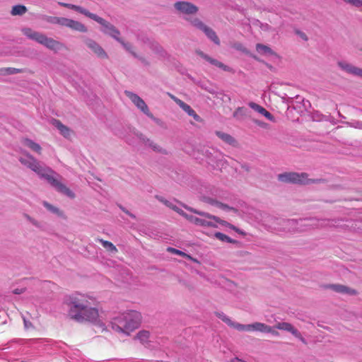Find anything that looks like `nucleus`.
I'll use <instances>...</instances> for the list:
<instances>
[{
    "instance_id": "nucleus-1",
    "label": "nucleus",
    "mask_w": 362,
    "mask_h": 362,
    "mask_svg": "<svg viewBox=\"0 0 362 362\" xmlns=\"http://www.w3.org/2000/svg\"><path fill=\"white\" fill-rule=\"evenodd\" d=\"M25 158L21 157L19 161L40 177L45 178L57 191L66 196L74 198V194L63 183L58 180L56 176H59L52 168L40 165V162L31 154L25 153Z\"/></svg>"
},
{
    "instance_id": "nucleus-2",
    "label": "nucleus",
    "mask_w": 362,
    "mask_h": 362,
    "mask_svg": "<svg viewBox=\"0 0 362 362\" xmlns=\"http://www.w3.org/2000/svg\"><path fill=\"white\" fill-rule=\"evenodd\" d=\"M141 320L142 316L139 312L130 310L114 317L112 321V328L117 332L129 335L139 327Z\"/></svg>"
},
{
    "instance_id": "nucleus-3",
    "label": "nucleus",
    "mask_w": 362,
    "mask_h": 362,
    "mask_svg": "<svg viewBox=\"0 0 362 362\" xmlns=\"http://www.w3.org/2000/svg\"><path fill=\"white\" fill-rule=\"evenodd\" d=\"M93 297L88 293L81 292H74L68 295L64 300V304L68 308V316L69 318L72 319L84 305L88 303Z\"/></svg>"
},
{
    "instance_id": "nucleus-4",
    "label": "nucleus",
    "mask_w": 362,
    "mask_h": 362,
    "mask_svg": "<svg viewBox=\"0 0 362 362\" xmlns=\"http://www.w3.org/2000/svg\"><path fill=\"white\" fill-rule=\"evenodd\" d=\"M191 212L196 214L201 217H197L192 215H189L184 211H182L181 216L185 218L190 223L196 226L208 228H216V223H218V217L211 215L209 213L201 211L193 208H188Z\"/></svg>"
},
{
    "instance_id": "nucleus-5",
    "label": "nucleus",
    "mask_w": 362,
    "mask_h": 362,
    "mask_svg": "<svg viewBox=\"0 0 362 362\" xmlns=\"http://www.w3.org/2000/svg\"><path fill=\"white\" fill-rule=\"evenodd\" d=\"M99 318V310L98 302L95 297H93L79 312L75 315L71 320L78 322H96Z\"/></svg>"
},
{
    "instance_id": "nucleus-6",
    "label": "nucleus",
    "mask_w": 362,
    "mask_h": 362,
    "mask_svg": "<svg viewBox=\"0 0 362 362\" xmlns=\"http://www.w3.org/2000/svg\"><path fill=\"white\" fill-rule=\"evenodd\" d=\"M278 180L281 182L298 185H310L314 183H324V179H309L306 173H298L295 172L284 173L278 175Z\"/></svg>"
},
{
    "instance_id": "nucleus-7",
    "label": "nucleus",
    "mask_w": 362,
    "mask_h": 362,
    "mask_svg": "<svg viewBox=\"0 0 362 362\" xmlns=\"http://www.w3.org/2000/svg\"><path fill=\"white\" fill-rule=\"evenodd\" d=\"M174 7L180 13L185 15L196 14L199 11V8L197 6L188 1L175 2Z\"/></svg>"
},
{
    "instance_id": "nucleus-8",
    "label": "nucleus",
    "mask_w": 362,
    "mask_h": 362,
    "mask_svg": "<svg viewBox=\"0 0 362 362\" xmlns=\"http://www.w3.org/2000/svg\"><path fill=\"white\" fill-rule=\"evenodd\" d=\"M125 94L132 100V102L144 114L150 117H153L147 105L141 98H140L138 95L127 90L125 91Z\"/></svg>"
},
{
    "instance_id": "nucleus-9",
    "label": "nucleus",
    "mask_w": 362,
    "mask_h": 362,
    "mask_svg": "<svg viewBox=\"0 0 362 362\" xmlns=\"http://www.w3.org/2000/svg\"><path fill=\"white\" fill-rule=\"evenodd\" d=\"M94 21L103 26V32L104 33L110 35L116 40L119 38V31L113 25L98 16H96Z\"/></svg>"
},
{
    "instance_id": "nucleus-10",
    "label": "nucleus",
    "mask_w": 362,
    "mask_h": 362,
    "mask_svg": "<svg viewBox=\"0 0 362 362\" xmlns=\"http://www.w3.org/2000/svg\"><path fill=\"white\" fill-rule=\"evenodd\" d=\"M38 43L45 46L49 49L54 50L55 52L58 49L65 48L63 43L55 40L53 38L48 37L44 34L42 35Z\"/></svg>"
},
{
    "instance_id": "nucleus-11",
    "label": "nucleus",
    "mask_w": 362,
    "mask_h": 362,
    "mask_svg": "<svg viewBox=\"0 0 362 362\" xmlns=\"http://www.w3.org/2000/svg\"><path fill=\"white\" fill-rule=\"evenodd\" d=\"M323 288L325 289H331L336 293H346L350 296H356L358 294V291L356 290L342 284H327L323 286Z\"/></svg>"
},
{
    "instance_id": "nucleus-12",
    "label": "nucleus",
    "mask_w": 362,
    "mask_h": 362,
    "mask_svg": "<svg viewBox=\"0 0 362 362\" xmlns=\"http://www.w3.org/2000/svg\"><path fill=\"white\" fill-rule=\"evenodd\" d=\"M275 327L278 329L285 330L291 332L296 338L299 339L303 343L306 344L305 339L302 337L300 332L288 322H278Z\"/></svg>"
},
{
    "instance_id": "nucleus-13",
    "label": "nucleus",
    "mask_w": 362,
    "mask_h": 362,
    "mask_svg": "<svg viewBox=\"0 0 362 362\" xmlns=\"http://www.w3.org/2000/svg\"><path fill=\"white\" fill-rule=\"evenodd\" d=\"M86 44L98 57L103 59L107 58V54L105 50L94 40L88 39L86 41Z\"/></svg>"
},
{
    "instance_id": "nucleus-14",
    "label": "nucleus",
    "mask_w": 362,
    "mask_h": 362,
    "mask_svg": "<svg viewBox=\"0 0 362 362\" xmlns=\"http://www.w3.org/2000/svg\"><path fill=\"white\" fill-rule=\"evenodd\" d=\"M339 66L346 72L362 77V69L353 66L346 62H338Z\"/></svg>"
},
{
    "instance_id": "nucleus-15",
    "label": "nucleus",
    "mask_w": 362,
    "mask_h": 362,
    "mask_svg": "<svg viewBox=\"0 0 362 362\" xmlns=\"http://www.w3.org/2000/svg\"><path fill=\"white\" fill-rule=\"evenodd\" d=\"M64 27L69 28L74 30L78 31L81 33H86V27L79 21H76L72 19L66 18L64 23Z\"/></svg>"
},
{
    "instance_id": "nucleus-16",
    "label": "nucleus",
    "mask_w": 362,
    "mask_h": 362,
    "mask_svg": "<svg viewBox=\"0 0 362 362\" xmlns=\"http://www.w3.org/2000/svg\"><path fill=\"white\" fill-rule=\"evenodd\" d=\"M52 124L58 129L60 134L65 138H69L74 134V132L70 128L64 125L61 121L58 119H54Z\"/></svg>"
},
{
    "instance_id": "nucleus-17",
    "label": "nucleus",
    "mask_w": 362,
    "mask_h": 362,
    "mask_svg": "<svg viewBox=\"0 0 362 362\" xmlns=\"http://www.w3.org/2000/svg\"><path fill=\"white\" fill-rule=\"evenodd\" d=\"M199 54L205 60H206L207 62H209L210 64L218 67V68H221L223 70L226 71H231V69L223 64L222 62L215 59H213L211 57H210L209 56L204 54L202 52H199Z\"/></svg>"
},
{
    "instance_id": "nucleus-18",
    "label": "nucleus",
    "mask_w": 362,
    "mask_h": 362,
    "mask_svg": "<svg viewBox=\"0 0 362 362\" xmlns=\"http://www.w3.org/2000/svg\"><path fill=\"white\" fill-rule=\"evenodd\" d=\"M249 106L252 109H253L255 111L264 115L269 120L274 121V116L263 107L260 106L259 105H258L254 102L249 103Z\"/></svg>"
},
{
    "instance_id": "nucleus-19",
    "label": "nucleus",
    "mask_w": 362,
    "mask_h": 362,
    "mask_svg": "<svg viewBox=\"0 0 362 362\" xmlns=\"http://www.w3.org/2000/svg\"><path fill=\"white\" fill-rule=\"evenodd\" d=\"M22 143L23 145L30 148L33 151L36 152L40 155L42 153V147L40 146V145L35 143L33 140L28 138H25L22 139Z\"/></svg>"
},
{
    "instance_id": "nucleus-20",
    "label": "nucleus",
    "mask_w": 362,
    "mask_h": 362,
    "mask_svg": "<svg viewBox=\"0 0 362 362\" xmlns=\"http://www.w3.org/2000/svg\"><path fill=\"white\" fill-rule=\"evenodd\" d=\"M179 106L186 112L189 116L193 117V118L197 120H200V117L196 113V112L187 103L183 101L179 102Z\"/></svg>"
},
{
    "instance_id": "nucleus-21",
    "label": "nucleus",
    "mask_w": 362,
    "mask_h": 362,
    "mask_svg": "<svg viewBox=\"0 0 362 362\" xmlns=\"http://www.w3.org/2000/svg\"><path fill=\"white\" fill-rule=\"evenodd\" d=\"M250 331H259L261 332H272V327L262 322H255L250 325Z\"/></svg>"
},
{
    "instance_id": "nucleus-22",
    "label": "nucleus",
    "mask_w": 362,
    "mask_h": 362,
    "mask_svg": "<svg viewBox=\"0 0 362 362\" xmlns=\"http://www.w3.org/2000/svg\"><path fill=\"white\" fill-rule=\"evenodd\" d=\"M203 32L207 36V37L214 42L216 45H220V40L213 29L206 25Z\"/></svg>"
},
{
    "instance_id": "nucleus-23",
    "label": "nucleus",
    "mask_w": 362,
    "mask_h": 362,
    "mask_svg": "<svg viewBox=\"0 0 362 362\" xmlns=\"http://www.w3.org/2000/svg\"><path fill=\"white\" fill-rule=\"evenodd\" d=\"M23 33L28 37H29L30 39L34 40L37 42H39V40L42 35V33L34 31L32 29L28 28H24L23 30Z\"/></svg>"
},
{
    "instance_id": "nucleus-24",
    "label": "nucleus",
    "mask_w": 362,
    "mask_h": 362,
    "mask_svg": "<svg viewBox=\"0 0 362 362\" xmlns=\"http://www.w3.org/2000/svg\"><path fill=\"white\" fill-rule=\"evenodd\" d=\"M186 20L188 21L190 24L196 28L197 29H199L202 31L204 30V29L206 27V25H205L199 18H186Z\"/></svg>"
},
{
    "instance_id": "nucleus-25",
    "label": "nucleus",
    "mask_w": 362,
    "mask_h": 362,
    "mask_svg": "<svg viewBox=\"0 0 362 362\" xmlns=\"http://www.w3.org/2000/svg\"><path fill=\"white\" fill-rule=\"evenodd\" d=\"M216 135L224 142L230 144V145H235V140L233 139L232 136H230L228 134L222 132H216Z\"/></svg>"
},
{
    "instance_id": "nucleus-26",
    "label": "nucleus",
    "mask_w": 362,
    "mask_h": 362,
    "mask_svg": "<svg viewBox=\"0 0 362 362\" xmlns=\"http://www.w3.org/2000/svg\"><path fill=\"white\" fill-rule=\"evenodd\" d=\"M71 9H73L76 11H78L93 20H95V18L97 16L96 14L92 13L89 12L88 10H86L79 6L74 5V4L72 5Z\"/></svg>"
},
{
    "instance_id": "nucleus-27",
    "label": "nucleus",
    "mask_w": 362,
    "mask_h": 362,
    "mask_svg": "<svg viewBox=\"0 0 362 362\" xmlns=\"http://www.w3.org/2000/svg\"><path fill=\"white\" fill-rule=\"evenodd\" d=\"M71 9H73L76 11H78L93 20H95V18L97 16L96 14L92 13L89 12L88 10H86L79 6L74 5V4L72 5Z\"/></svg>"
},
{
    "instance_id": "nucleus-28",
    "label": "nucleus",
    "mask_w": 362,
    "mask_h": 362,
    "mask_svg": "<svg viewBox=\"0 0 362 362\" xmlns=\"http://www.w3.org/2000/svg\"><path fill=\"white\" fill-rule=\"evenodd\" d=\"M71 9H73L76 11H78L93 20H95V18L97 16L96 14L92 13L89 12L88 10H86L79 6L74 5V4L72 5Z\"/></svg>"
},
{
    "instance_id": "nucleus-29",
    "label": "nucleus",
    "mask_w": 362,
    "mask_h": 362,
    "mask_svg": "<svg viewBox=\"0 0 362 362\" xmlns=\"http://www.w3.org/2000/svg\"><path fill=\"white\" fill-rule=\"evenodd\" d=\"M98 241L102 244L104 248L108 252L116 253L118 252L117 247L108 240H104L103 239H98Z\"/></svg>"
},
{
    "instance_id": "nucleus-30",
    "label": "nucleus",
    "mask_w": 362,
    "mask_h": 362,
    "mask_svg": "<svg viewBox=\"0 0 362 362\" xmlns=\"http://www.w3.org/2000/svg\"><path fill=\"white\" fill-rule=\"evenodd\" d=\"M150 337V332L146 330L139 331L136 338L139 340L142 344L147 343L148 341V339Z\"/></svg>"
},
{
    "instance_id": "nucleus-31",
    "label": "nucleus",
    "mask_w": 362,
    "mask_h": 362,
    "mask_svg": "<svg viewBox=\"0 0 362 362\" xmlns=\"http://www.w3.org/2000/svg\"><path fill=\"white\" fill-rule=\"evenodd\" d=\"M256 49L260 53L276 55V53L269 47L262 44H257Z\"/></svg>"
},
{
    "instance_id": "nucleus-32",
    "label": "nucleus",
    "mask_w": 362,
    "mask_h": 362,
    "mask_svg": "<svg viewBox=\"0 0 362 362\" xmlns=\"http://www.w3.org/2000/svg\"><path fill=\"white\" fill-rule=\"evenodd\" d=\"M27 11V8L23 5H16L13 6L11 10V14L13 16L23 15Z\"/></svg>"
},
{
    "instance_id": "nucleus-33",
    "label": "nucleus",
    "mask_w": 362,
    "mask_h": 362,
    "mask_svg": "<svg viewBox=\"0 0 362 362\" xmlns=\"http://www.w3.org/2000/svg\"><path fill=\"white\" fill-rule=\"evenodd\" d=\"M247 110L244 107H238L233 112V116L235 118L240 119L247 117Z\"/></svg>"
},
{
    "instance_id": "nucleus-34",
    "label": "nucleus",
    "mask_w": 362,
    "mask_h": 362,
    "mask_svg": "<svg viewBox=\"0 0 362 362\" xmlns=\"http://www.w3.org/2000/svg\"><path fill=\"white\" fill-rule=\"evenodd\" d=\"M229 326L236 329L238 331H250V325H242L240 323H235L231 322V324H230Z\"/></svg>"
},
{
    "instance_id": "nucleus-35",
    "label": "nucleus",
    "mask_w": 362,
    "mask_h": 362,
    "mask_svg": "<svg viewBox=\"0 0 362 362\" xmlns=\"http://www.w3.org/2000/svg\"><path fill=\"white\" fill-rule=\"evenodd\" d=\"M209 203L211 204H215L216 206H218V207H219V208H221L222 209H224V210H226V209L230 210V211H233L234 212H237L238 211L236 209H235L233 207H230V206H228L227 204L218 202L217 201L211 200L209 202Z\"/></svg>"
},
{
    "instance_id": "nucleus-36",
    "label": "nucleus",
    "mask_w": 362,
    "mask_h": 362,
    "mask_svg": "<svg viewBox=\"0 0 362 362\" xmlns=\"http://www.w3.org/2000/svg\"><path fill=\"white\" fill-rule=\"evenodd\" d=\"M168 251L173 253V254H175V255H178L180 256H182V257H187L189 259H192L194 262H197L196 259H193L191 256H189V255L185 253L184 252L181 251V250H177L175 248H173V247H168Z\"/></svg>"
},
{
    "instance_id": "nucleus-37",
    "label": "nucleus",
    "mask_w": 362,
    "mask_h": 362,
    "mask_svg": "<svg viewBox=\"0 0 362 362\" xmlns=\"http://www.w3.org/2000/svg\"><path fill=\"white\" fill-rule=\"evenodd\" d=\"M214 235L217 239H218L221 241H224V242H227V243H234V240H233L230 237H228V235H226L222 233L216 232Z\"/></svg>"
},
{
    "instance_id": "nucleus-38",
    "label": "nucleus",
    "mask_w": 362,
    "mask_h": 362,
    "mask_svg": "<svg viewBox=\"0 0 362 362\" xmlns=\"http://www.w3.org/2000/svg\"><path fill=\"white\" fill-rule=\"evenodd\" d=\"M66 18L64 17H51L49 22L53 24H58L64 26Z\"/></svg>"
},
{
    "instance_id": "nucleus-39",
    "label": "nucleus",
    "mask_w": 362,
    "mask_h": 362,
    "mask_svg": "<svg viewBox=\"0 0 362 362\" xmlns=\"http://www.w3.org/2000/svg\"><path fill=\"white\" fill-rule=\"evenodd\" d=\"M218 223L221 224L222 226L228 227L229 228L236 231L238 233H243L237 227H235V226L230 224V223H228L226 221L221 219L220 218H218Z\"/></svg>"
},
{
    "instance_id": "nucleus-40",
    "label": "nucleus",
    "mask_w": 362,
    "mask_h": 362,
    "mask_svg": "<svg viewBox=\"0 0 362 362\" xmlns=\"http://www.w3.org/2000/svg\"><path fill=\"white\" fill-rule=\"evenodd\" d=\"M218 223L221 224L222 226L228 227L229 228L236 231L238 233H243L237 227H235V226L230 224V223H228L226 221L221 219L220 218H218Z\"/></svg>"
},
{
    "instance_id": "nucleus-41",
    "label": "nucleus",
    "mask_w": 362,
    "mask_h": 362,
    "mask_svg": "<svg viewBox=\"0 0 362 362\" xmlns=\"http://www.w3.org/2000/svg\"><path fill=\"white\" fill-rule=\"evenodd\" d=\"M43 205L47 208V209L54 214H57L58 215H62V211L58 208L54 206L53 205L49 204L47 202H44Z\"/></svg>"
},
{
    "instance_id": "nucleus-42",
    "label": "nucleus",
    "mask_w": 362,
    "mask_h": 362,
    "mask_svg": "<svg viewBox=\"0 0 362 362\" xmlns=\"http://www.w3.org/2000/svg\"><path fill=\"white\" fill-rule=\"evenodd\" d=\"M5 72L7 74H18L22 73L23 70L20 69H16V68H6L4 69H0V73Z\"/></svg>"
},
{
    "instance_id": "nucleus-43",
    "label": "nucleus",
    "mask_w": 362,
    "mask_h": 362,
    "mask_svg": "<svg viewBox=\"0 0 362 362\" xmlns=\"http://www.w3.org/2000/svg\"><path fill=\"white\" fill-rule=\"evenodd\" d=\"M216 315L218 318L221 319L227 325H230V324H231V320L228 316H226L223 313H216Z\"/></svg>"
},
{
    "instance_id": "nucleus-44",
    "label": "nucleus",
    "mask_w": 362,
    "mask_h": 362,
    "mask_svg": "<svg viewBox=\"0 0 362 362\" xmlns=\"http://www.w3.org/2000/svg\"><path fill=\"white\" fill-rule=\"evenodd\" d=\"M117 40L120 42L127 50L130 52L134 57H136V54L132 50V46L129 44L125 43L121 38H117Z\"/></svg>"
},
{
    "instance_id": "nucleus-45",
    "label": "nucleus",
    "mask_w": 362,
    "mask_h": 362,
    "mask_svg": "<svg viewBox=\"0 0 362 362\" xmlns=\"http://www.w3.org/2000/svg\"><path fill=\"white\" fill-rule=\"evenodd\" d=\"M344 2L349 4L356 7L362 6V0H344Z\"/></svg>"
},
{
    "instance_id": "nucleus-46",
    "label": "nucleus",
    "mask_w": 362,
    "mask_h": 362,
    "mask_svg": "<svg viewBox=\"0 0 362 362\" xmlns=\"http://www.w3.org/2000/svg\"><path fill=\"white\" fill-rule=\"evenodd\" d=\"M156 197L158 200H159L160 202L163 203L167 206L171 207V203L169 201H168V200L165 199L164 198L159 197V196H156Z\"/></svg>"
},
{
    "instance_id": "nucleus-47",
    "label": "nucleus",
    "mask_w": 362,
    "mask_h": 362,
    "mask_svg": "<svg viewBox=\"0 0 362 362\" xmlns=\"http://www.w3.org/2000/svg\"><path fill=\"white\" fill-rule=\"evenodd\" d=\"M168 95L170 96V98L173 100L178 105H179V102L180 101H182L180 99L177 98V97H175V95H173V94H170V93H168Z\"/></svg>"
},
{
    "instance_id": "nucleus-48",
    "label": "nucleus",
    "mask_w": 362,
    "mask_h": 362,
    "mask_svg": "<svg viewBox=\"0 0 362 362\" xmlns=\"http://www.w3.org/2000/svg\"><path fill=\"white\" fill-rule=\"evenodd\" d=\"M122 209V210L125 213L127 214V215H129L130 217L133 218H135V216L134 214H132V213H130L129 211L126 210L123 207H120Z\"/></svg>"
},
{
    "instance_id": "nucleus-49",
    "label": "nucleus",
    "mask_w": 362,
    "mask_h": 362,
    "mask_svg": "<svg viewBox=\"0 0 362 362\" xmlns=\"http://www.w3.org/2000/svg\"><path fill=\"white\" fill-rule=\"evenodd\" d=\"M297 33L305 40H308L306 35L302 32H297Z\"/></svg>"
},
{
    "instance_id": "nucleus-50",
    "label": "nucleus",
    "mask_w": 362,
    "mask_h": 362,
    "mask_svg": "<svg viewBox=\"0 0 362 362\" xmlns=\"http://www.w3.org/2000/svg\"><path fill=\"white\" fill-rule=\"evenodd\" d=\"M267 333H272V334L276 335V336L279 335V332L277 331L273 330L272 329V332H267Z\"/></svg>"
},
{
    "instance_id": "nucleus-51",
    "label": "nucleus",
    "mask_w": 362,
    "mask_h": 362,
    "mask_svg": "<svg viewBox=\"0 0 362 362\" xmlns=\"http://www.w3.org/2000/svg\"><path fill=\"white\" fill-rule=\"evenodd\" d=\"M170 208L172 209H173L174 211H178V210H179V209L177 206L173 205L172 204H171V207Z\"/></svg>"
},
{
    "instance_id": "nucleus-52",
    "label": "nucleus",
    "mask_w": 362,
    "mask_h": 362,
    "mask_svg": "<svg viewBox=\"0 0 362 362\" xmlns=\"http://www.w3.org/2000/svg\"><path fill=\"white\" fill-rule=\"evenodd\" d=\"M13 293H14L15 294H19V293H22V291H21V290H19V289H18V288H17V289H15V290L13 291Z\"/></svg>"
},
{
    "instance_id": "nucleus-53",
    "label": "nucleus",
    "mask_w": 362,
    "mask_h": 362,
    "mask_svg": "<svg viewBox=\"0 0 362 362\" xmlns=\"http://www.w3.org/2000/svg\"><path fill=\"white\" fill-rule=\"evenodd\" d=\"M256 123L259 125V126H261V127H264L265 126V123L264 122H256Z\"/></svg>"
},
{
    "instance_id": "nucleus-54",
    "label": "nucleus",
    "mask_w": 362,
    "mask_h": 362,
    "mask_svg": "<svg viewBox=\"0 0 362 362\" xmlns=\"http://www.w3.org/2000/svg\"><path fill=\"white\" fill-rule=\"evenodd\" d=\"M72 5H73V4H66V8H68L71 9Z\"/></svg>"
},
{
    "instance_id": "nucleus-55",
    "label": "nucleus",
    "mask_w": 362,
    "mask_h": 362,
    "mask_svg": "<svg viewBox=\"0 0 362 362\" xmlns=\"http://www.w3.org/2000/svg\"><path fill=\"white\" fill-rule=\"evenodd\" d=\"M59 4L64 7H66V3H62V2H60Z\"/></svg>"
},
{
    "instance_id": "nucleus-56",
    "label": "nucleus",
    "mask_w": 362,
    "mask_h": 362,
    "mask_svg": "<svg viewBox=\"0 0 362 362\" xmlns=\"http://www.w3.org/2000/svg\"><path fill=\"white\" fill-rule=\"evenodd\" d=\"M182 211H183L179 209L177 212L181 215Z\"/></svg>"
}]
</instances>
